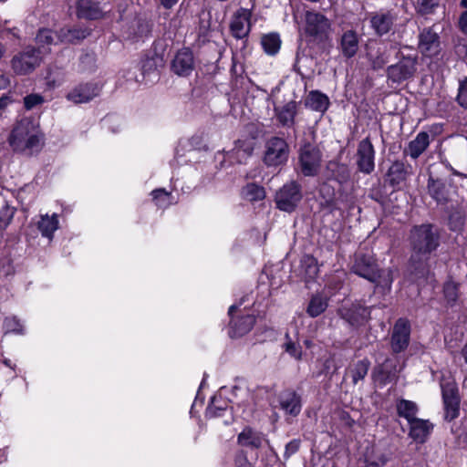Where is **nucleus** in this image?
<instances>
[{
    "instance_id": "1",
    "label": "nucleus",
    "mask_w": 467,
    "mask_h": 467,
    "mask_svg": "<svg viewBox=\"0 0 467 467\" xmlns=\"http://www.w3.org/2000/svg\"><path fill=\"white\" fill-rule=\"evenodd\" d=\"M441 231L434 223H423L410 228L408 237L411 252L409 263L416 273L424 272L425 265L441 245Z\"/></svg>"
},
{
    "instance_id": "2",
    "label": "nucleus",
    "mask_w": 467,
    "mask_h": 467,
    "mask_svg": "<svg viewBox=\"0 0 467 467\" xmlns=\"http://www.w3.org/2000/svg\"><path fill=\"white\" fill-rule=\"evenodd\" d=\"M411 166L403 161L397 160L388 169L385 182L371 190L370 197L379 204H399L405 202L409 204L407 193L402 184L410 173Z\"/></svg>"
},
{
    "instance_id": "3",
    "label": "nucleus",
    "mask_w": 467,
    "mask_h": 467,
    "mask_svg": "<svg viewBox=\"0 0 467 467\" xmlns=\"http://www.w3.org/2000/svg\"><path fill=\"white\" fill-rule=\"evenodd\" d=\"M350 272L372 283L376 287L383 286L390 289L393 282L392 271L381 268L376 256L371 254L356 253Z\"/></svg>"
},
{
    "instance_id": "4",
    "label": "nucleus",
    "mask_w": 467,
    "mask_h": 467,
    "mask_svg": "<svg viewBox=\"0 0 467 467\" xmlns=\"http://www.w3.org/2000/svg\"><path fill=\"white\" fill-rule=\"evenodd\" d=\"M297 154V171L305 177L317 176L320 171L323 157L318 145L304 140L299 145Z\"/></svg>"
},
{
    "instance_id": "5",
    "label": "nucleus",
    "mask_w": 467,
    "mask_h": 467,
    "mask_svg": "<svg viewBox=\"0 0 467 467\" xmlns=\"http://www.w3.org/2000/svg\"><path fill=\"white\" fill-rule=\"evenodd\" d=\"M290 148L285 139L272 136L265 142L262 161L267 168L276 169L287 163Z\"/></svg>"
},
{
    "instance_id": "6",
    "label": "nucleus",
    "mask_w": 467,
    "mask_h": 467,
    "mask_svg": "<svg viewBox=\"0 0 467 467\" xmlns=\"http://www.w3.org/2000/svg\"><path fill=\"white\" fill-rule=\"evenodd\" d=\"M331 23L323 14L318 12H306L305 34L309 42L325 44L329 39Z\"/></svg>"
},
{
    "instance_id": "7",
    "label": "nucleus",
    "mask_w": 467,
    "mask_h": 467,
    "mask_svg": "<svg viewBox=\"0 0 467 467\" xmlns=\"http://www.w3.org/2000/svg\"><path fill=\"white\" fill-rule=\"evenodd\" d=\"M397 57H399V61L389 66L386 74L388 80L400 85L414 77L417 71L418 57L405 56L399 51Z\"/></svg>"
},
{
    "instance_id": "8",
    "label": "nucleus",
    "mask_w": 467,
    "mask_h": 467,
    "mask_svg": "<svg viewBox=\"0 0 467 467\" xmlns=\"http://www.w3.org/2000/svg\"><path fill=\"white\" fill-rule=\"evenodd\" d=\"M371 306L361 300H356L350 305H344L338 309V316L351 327L358 329L365 327L371 319Z\"/></svg>"
},
{
    "instance_id": "9",
    "label": "nucleus",
    "mask_w": 467,
    "mask_h": 467,
    "mask_svg": "<svg viewBox=\"0 0 467 467\" xmlns=\"http://www.w3.org/2000/svg\"><path fill=\"white\" fill-rule=\"evenodd\" d=\"M444 420L451 422L460 416L461 396L459 387L454 380L441 383Z\"/></svg>"
},
{
    "instance_id": "10",
    "label": "nucleus",
    "mask_w": 467,
    "mask_h": 467,
    "mask_svg": "<svg viewBox=\"0 0 467 467\" xmlns=\"http://www.w3.org/2000/svg\"><path fill=\"white\" fill-rule=\"evenodd\" d=\"M41 60L39 48L27 47L15 55L10 63L15 74L26 76L32 73L40 65Z\"/></svg>"
},
{
    "instance_id": "11",
    "label": "nucleus",
    "mask_w": 467,
    "mask_h": 467,
    "mask_svg": "<svg viewBox=\"0 0 467 467\" xmlns=\"http://www.w3.org/2000/svg\"><path fill=\"white\" fill-rule=\"evenodd\" d=\"M411 324L407 317H399L392 327L390 334V350L393 355L407 350L410 343Z\"/></svg>"
},
{
    "instance_id": "12",
    "label": "nucleus",
    "mask_w": 467,
    "mask_h": 467,
    "mask_svg": "<svg viewBox=\"0 0 467 467\" xmlns=\"http://www.w3.org/2000/svg\"><path fill=\"white\" fill-rule=\"evenodd\" d=\"M238 306L232 305L228 309L229 336L232 338L241 337L249 333L255 324V317L251 314L234 315Z\"/></svg>"
},
{
    "instance_id": "13",
    "label": "nucleus",
    "mask_w": 467,
    "mask_h": 467,
    "mask_svg": "<svg viewBox=\"0 0 467 467\" xmlns=\"http://www.w3.org/2000/svg\"><path fill=\"white\" fill-rule=\"evenodd\" d=\"M428 192L437 204H448L449 202H458L454 199L456 195L455 187L442 179H435L431 175L429 176L427 183Z\"/></svg>"
},
{
    "instance_id": "14",
    "label": "nucleus",
    "mask_w": 467,
    "mask_h": 467,
    "mask_svg": "<svg viewBox=\"0 0 467 467\" xmlns=\"http://www.w3.org/2000/svg\"><path fill=\"white\" fill-rule=\"evenodd\" d=\"M375 149L369 139L367 137L358 144L356 153V165L358 171L369 175L375 170Z\"/></svg>"
},
{
    "instance_id": "15",
    "label": "nucleus",
    "mask_w": 467,
    "mask_h": 467,
    "mask_svg": "<svg viewBox=\"0 0 467 467\" xmlns=\"http://www.w3.org/2000/svg\"><path fill=\"white\" fill-rule=\"evenodd\" d=\"M252 11L241 7L234 15L230 23L231 35L236 39L247 38L251 32Z\"/></svg>"
},
{
    "instance_id": "16",
    "label": "nucleus",
    "mask_w": 467,
    "mask_h": 467,
    "mask_svg": "<svg viewBox=\"0 0 467 467\" xmlns=\"http://www.w3.org/2000/svg\"><path fill=\"white\" fill-rule=\"evenodd\" d=\"M171 70L179 77H189L194 70V57L190 47L179 49L171 63Z\"/></svg>"
},
{
    "instance_id": "17",
    "label": "nucleus",
    "mask_w": 467,
    "mask_h": 467,
    "mask_svg": "<svg viewBox=\"0 0 467 467\" xmlns=\"http://www.w3.org/2000/svg\"><path fill=\"white\" fill-rule=\"evenodd\" d=\"M418 48L426 57H434L439 55L441 51L440 36L432 27H424L420 31Z\"/></svg>"
},
{
    "instance_id": "18",
    "label": "nucleus",
    "mask_w": 467,
    "mask_h": 467,
    "mask_svg": "<svg viewBox=\"0 0 467 467\" xmlns=\"http://www.w3.org/2000/svg\"><path fill=\"white\" fill-rule=\"evenodd\" d=\"M280 409L292 417H297L302 410V397L293 389H285L279 395Z\"/></svg>"
},
{
    "instance_id": "19",
    "label": "nucleus",
    "mask_w": 467,
    "mask_h": 467,
    "mask_svg": "<svg viewBox=\"0 0 467 467\" xmlns=\"http://www.w3.org/2000/svg\"><path fill=\"white\" fill-rule=\"evenodd\" d=\"M76 16L78 19L88 21L99 20L104 13L100 0H77Z\"/></svg>"
},
{
    "instance_id": "20",
    "label": "nucleus",
    "mask_w": 467,
    "mask_h": 467,
    "mask_svg": "<svg viewBox=\"0 0 467 467\" xmlns=\"http://www.w3.org/2000/svg\"><path fill=\"white\" fill-rule=\"evenodd\" d=\"M303 197L302 186L296 181L285 183L275 193V204H296Z\"/></svg>"
},
{
    "instance_id": "21",
    "label": "nucleus",
    "mask_w": 467,
    "mask_h": 467,
    "mask_svg": "<svg viewBox=\"0 0 467 467\" xmlns=\"http://www.w3.org/2000/svg\"><path fill=\"white\" fill-rule=\"evenodd\" d=\"M396 364L389 358L373 368L371 378L375 384L383 388L396 378Z\"/></svg>"
},
{
    "instance_id": "22",
    "label": "nucleus",
    "mask_w": 467,
    "mask_h": 467,
    "mask_svg": "<svg viewBox=\"0 0 467 467\" xmlns=\"http://www.w3.org/2000/svg\"><path fill=\"white\" fill-rule=\"evenodd\" d=\"M326 176L328 181H334L340 186H344L351 182L352 172L348 164L332 160L327 163Z\"/></svg>"
},
{
    "instance_id": "23",
    "label": "nucleus",
    "mask_w": 467,
    "mask_h": 467,
    "mask_svg": "<svg viewBox=\"0 0 467 467\" xmlns=\"http://www.w3.org/2000/svg\"><path fill=\"white\" fill-rule=\"evenodd\" d=\"M34 130V124L28 119H22L14 127L10 133L8 141L15 151L21 150L22 146Z\"/></svg>"
},
{
    "instance_id": "24",
    "label": "nucleus",
    "mask_w": 467,
    "mask_h": 467,
    "mask_svg": "<svg viewBox=\"0 0 467 467\" xmlns=\"http://www.w3.org/2000/svg\"><path fill=\"white\" fill-rule=\"evenodd\" d=\"M99 93L98 84L92 82L80 83L67 93V99L76 104L87 103L97 97Z\"/></svg>"
},
{
    "instance_id": "25",
    "label": "nucleus",
    "mask_w": 467,
    "mask_h": 467,
    "mask_svg": "<svg viewBox=\"0 0 467 467\" xmlns=\"http://www.w3.org/2000/svg\"><path fill=\"white\" fill-rule=\"evenodd\" d=\"M370 26L378 36L388 34L395 22V16L389 12H374L370 14Z\"/></svg>"
},
{
    "instance_id": "26",
    "label": "nucleus",
    "mask_w": 467,
    "mask_h": 467,
    "mask_svg": "<svg viewBox=\"0 0 467 467\" xmlns=\"http://www.w3.org/2000/svg\"><path fill=\"white\" fill-rule=\"evenodd\" d=\"M359 45V37L358 33L353 30H346L340 36L338 43V49L341 55L347 58L350 59L354 57L358 51Z\"/></svg>"
},
{
    "instance_id": "27",
    "label": "nucleus",
    "mask_w": 467,
    "mask_h": 467,
    "mask_svg": "<svg viewBox=\"0 0 467 467\" xmlns=\"http://www.w3.org/2000/svg\"><path fill=\"white\" fill-rule=\"evenodd\" d=\"M430 143L429 133L427 131H420L404 148L402 151L403 157L409 156L412 160H417L428 149Z\"/></svg>"
},
{
    "instance_id": "28",
    "label": "nucleus",
    "mask_w": 467,
    "mask_h": 467,
    "mask_svg": "<svg viewBox=\"0 0 467 467\" xmlns=\"http://www.w3.org/2000/svg\"><path fill=\"white\" fill-rule=\"evenodd\" d=\"M409 437L416 443L423 444L433 430V425L428 420L417 418L409 422Z\"/></svg>"
},
{
    "instance_id": "29",
    "label": "nucleus",
    "mask_w": 467,
    "mask_h": 467,
    "mask_svg": "<svg viewBox=\"0 0 467 467\" xmlns=\"http://www.w3.org/2000/svg\"><path fill=\"white\" fill-rule=\"evenodd\" d=\"M461 283L456 282L451 275H448L442 285V296L445 306L453 308L460 305Z\"/></svg>"
},
{
    "instance_id": "30",
    "label": "nucleus",
    "mask_w": 467,
    "mask_h": 467,
    "mask_svg": "<svg viewBox=\"0 0 467 467\" xmlns=\"http://www.w3.org/2000/svg\"><path fill=\"white\" fill-rule=\"evenodd\" d=\"M305 107L319 113H326L330 107V100L327 94L315 89L308 92L304 101Z\"/></svg>"
},
{
    "instance_id": "31",
    "label": "nucleus",
    "mask_w": 467,
    "mask_h": 467,
    "mask_svg": "<svg viewBox=\"0 0 467 467\" xmlns=\"http://www.w3.org/2000/svg\"><path fill=\"white\" fill-rule=\"evenodd\" d=\"M89 35V29L80 26L63 27L57 33L59 42L73 45L84 40Z\"/></svg>"
},
{
    "instance_id": "32",
    "label": "nucleus",
    "mask_w": 467,
    "mask_h": 467,
    "mask_svg": "<svg viewBox=\"0 0 467 467\" xmlns=\"http://www.w3.org/2000/svg\"><path fill=\"white\" fill-rule=\"evenodd\" d=\"M36 227L42 237H45L51 242L54 238L55 232L59 227L58 214L53 213L52 215H49L46 213L40 215V218L36 223Z\"/></svg>"
},
{
    "instance_id": "33",
    "label": "nucleus",
    "mask_w": 467,
    "mask_h": 467,
    "mask_svg": "<svg viewBox=\"0 0 467 467\" xmlns=\"http://www.w3.org/2000/svg\"><path fill=\"white\" fill-rule=\"evenodd\" d=\"M164 62L165 60H162V58H156L153 56L145 53L140 62L143 78H149L151 75L159 78L160 73L158 69L164 66Z\"/></svg>"
},
{
    "instance_id": "34",
    "label": "nucleus",
    "mask_w": 467,
    "mask_h": 467,
    "mask_svg": "<svg viewBox=\"0 0 467 467\" xmlns=\"http://www.w3.org/2000/svg\"><path fill=\"white\" fill-rule=\"evenodd\" d=\"M297 106L295 100L285 104L277 112L276 119L282 127L291 128L295 125Z\"/></svg>"
},
{
    "instance_id": "35",
    "label": "nucleus",
    "mask_w": 467,
    "mask_h": 467,
    "mask_svg": "<svg viewBox=\"0 0 467 467\" xmlns=\"http://www.w3.org/2000/svg\"><path fill=\"white\" fill-rule=\"evenodd\" d=\"M234 144L235 146L234 150L239 163H242L250 158L256 146V143L243 135L235 141Z\"/></svg>"
},
{
    "instance_id": "36",
    "label": "nucleus",
    "mask_w": 467,
    "mask_h": 467,
    "mask_svg": "<svg viewBox=\"0 0 467 467\" xmlns=\"http://www.w3.org/2000/svg\"><path fill=\"white\" fill-rule=\"evenodd\" d=\"M240 195L243 200L250 202L263 201L265 198V189L256 182H248L242 187Z\"/></svg>"
},
{
    "instance_id": "37",
    "label": "nucleus",
    "mask_w": 467,
    "mask_h": 467,
    "mask_svg": "<svg viewBox=\"0 0 467 467\" xmlns=\"http://www.w3.org/2000/svg\"><path fill=\"white\" fill-rule=\"evenodd\" d=\"M396 411L399 417L404 418L409 423L418 418L419 407L412 400L400 399L396 401Z\"/></svg>"
},
{
    "instance_id": "38",
    "label": "nucleus",
    "mask_w": 467,
    "mask_h": 467,
    "mask_svg": "<svg viewBox=\"0 0 467 467\" xmlns=\"http://www.w3.org/2000/svg\"><path fill=\"white\" fill-rule=\"evenodd\" d=\"M237 442L243 447L259 449L263 440L251 427H245L237 436Z\"/></svg>"
},
{
    "instance_id": "39",
    "label": "nucleus",
    "mask_w": 467,
    "mask_h": 467,
    "mask_svg": "<svg viewBox=\"0 0 467 467\" xmlns=\"http://www.w3.org/2000/svg\"><path fill=\"white\" fill-rule=\"evenodd\" d=\"M228 407V400L222 396H213L206 408L205 417L208 419L222 417Z\"/></svg>"
},
{
    "instance_id": "40",
    "label": "nucleus",
    "mask_w": 467,
    "mask_h": 467,
    "mask_svg": "<svg viewBox=\"0 0 467 467\" xmlns=\"http://www.w3.org/2000/svg\"><path fill=\"white\" fill-rule=\"evenodd\" d=\"M461 208L462 206H451V209L447 211L449 213L448 226L452 232H460L465 225L466 215Z\"/></svg>"
},
{
    "instance_id": "41",
    "label": "nucleus",
    "mask_w": 467,
    "mask_h": 467,
    "mask_svg": "<svg viewBox=\"0 0 467 467\" xmlns=\"http://www.w3.org/2000/svg\"><path fill=\"white\" fill-rule=\"evenodd\" d=\"M327 306L328 302L327 298L320 295H313L308 302L306 312L310 317H317L327 310Z\"/></svg>"
},
{
    "instance_id": "42",
    "label": "nucleus",
    "mask_w": 467,
    "mask_h": 467,
    "mask_svg": "<svg viewBox=\"0 0 467 467\" xmlns=\"http://www.w3.org/2000/svg\"><path fill=\"white\" fill-rule=\"evenodd\" d=\"M281 43L280 36L277 33H269L264 35L261 38L263 50L269 56H275L279 52Z\"/></svg>"
},
{
    "instance_id": "43",
    "label": "nucleus",
    "mask_w": 467,
    "mask_h": 467,
    "mask_svg": "<svg viewBox=\"0 0 467 467\" xmlns=\"http://www.w3.org/2000/svg\"><path fill=\"white\" fill-rule=\"evenodd\" d=\"M371 362L368 358H364L361 360H358L353 367L349 368V373L352 379V383L357 385L358 381L365 379L367 376L368 369L370 368Z\"/></svg>"
},
{
    "instance_id": "44",
    "label": "nucleus",
    "mask_w": 467,
    "mask_h": 467,
    "mask_svg": "<svg viewBox=\"0 0 467 467\" xmlns=\"http://www.w3.org/2000/svg\"><path fill=\"white\" fill-rule=\"evenodd\" d=\"M300 263L306 278L316 279L319 272L317 259L312 254H305Z\"/></svg>"
},
{
    "instance_id": "45",
    "label": "nucleus",
    "mask_w": 467,
    "mask_h": 467,
    "mask_svg": "<svg viewBox=\"0 0 467 467\" xmlns=\"http://www.w3.org/2000/svg\"><path fill=\"white\" fill-rule=\"evenodd\" d=\"M3 329L5 334H25V327L22 321L15 315L5 317L3 321Z\"/></svg>"
},
{
    "instance_id": "46",
    "label": "nucleus",
    "mask_w": 467,
    "mask_h": 467,
    "mask_svg": "<svg viewBox=\"0 0 467 467\" xmlns=\"http://www.w3.org/2000/svg\"><path fill=\"white\" fill-rule=\"evenodd\" d=\"M131 29L130 39L136 42L147 37L151 32L149 23L142 19L137 20Z\"/></svg>"
},
{
    "instance_id": "47",
    "label": "nucleus",
    "mask_w": 467,
    "mask_h": 467,
    "mask_svg": "<svg viewBox=\"0 0 467 467\" xmlns=\"http://www.w3.org/2000/svg\"><path fill=\"white\" fill-rule=\"evenodd\" d=\"M152 202L155 204H172L171 192H168L164 188H157L150 192Z\"/></svg>"
},
{
    "instance_id": "48",
    "label": "nucleus",
    "mask_w": 467,
    "mask_h": 467,
    "mask_svg": "<svg viewBox=\"0 0 467 467\" xmlns=\"http://www.w3.org/2000/svg\"><path fill=\"white\" fill-rule=\"evenodd\" d=\"M168 44L164 38H157L153 41L150 48L146 52L154 57L162 58L164 60Z\"/></svg>"
},
{
    "instance_id": "49",
    "label": "nucleus",
    "mask_w": 467,
    "mask_h": 467,
    "mask_svg": "<svg viewBox=\"0 0 467 467\" xmlns=\"http://www.w3.org/2000/svg\"><path fill=\"white\" fill-rule=\"evenodd\" d=\"M439 6V0H417V12L421 16L433 14Z\"/></svg>"
},
{
    "instance_id": "50",
    "label": "nucleus",
    "mask_w": 467,
    "mask_h": 467,
    "mask_svg": "<svg viewBox=\"0 0 467 467\" xmlns=\"http://www.w3.org/2000/svg\"><path fill=\"white\" fill-rule=\"evenodd\" d=\"M36 42L43 47L52 45L54 43V32L49 28H39L36 36Z\"/></svg>"
},
{
    "instance_id": "51",
    "label": "nucleus",
    "mask_w": 467,
    "mask_h": 467,
    "mask_svg": "<svg viewBox=\"0 0 467 467\" xmlns=\"http://www.w3.org/2000/svg\"><path fill=\"white\" fill-rule=\"evenodd\" d=\"M16 208L15 206H1L0 208V230L5 229L11 223Z\"/></svg>"
},
{
    "instance_id": "52",
    "label": "nucleus",
    "mask_w": 467,
    "mask_h": 467,
    "mask_svg": "<svg viewBox=\"0 0 467 467\" xmlns=\"http://www.w3.org/2000/svg\"><path fill=\"white\" fill-rule=\"evenodd\" d=\"M43 139V136L40 135L37 131L34 130V131L31 133V135L27 138L26 141L24 143V145L21 148L20 151H25L26 150H38L40 148V141Z\"/></svg>"
},
{
    "instance_id": "53",
    "label": "nucleus",
    "mask_w": 467,
    "mask_h": 467,
    "mask_svg": "<svg viewBox=\"0 0 467 467\" xmlns=\"http://www.w3.org/2000/svg\"><path fill=\"white\" fill-rule=\"evenodd\" d=\"M455 100L460 107L467 109V77L460 80Z\"/></svg>"
},
{
    "instance_id": "54",
    "label": "nucleus",
    "mask_w": 467,
    "mask_h": 467,
    "mask_svg": "<svg viewBox=\"0 0 467 467\" xmlns=\"http://www.w3.org/2000/svg\"><path fill=\"white\" fill-rule=\"evenodd\" d=\"M371 67L374 70L382 69L389 63V55L385 51H377V55L370 58Z\"/></svg>"
},
{
    "instance_id": "55",
    "label": "nucleus",
    "mask_w": 467,
    "mask_h": 467,
    "mask_svg": "<svg viewBox=\"0 0 467 467\" xmlns=\"http://www.w3.org/2000/svg\"><path fill=\"white\" fill-rule=\"evenodd\" d=\"M262 134V130L256 126L255 124L250 123L246 125L244 133L243 136L247 137L251 140H253L254 143H256L257 140Z\"/></svg>"
},
{
    "instance_id": "56",
    "label": "nucleus",
    "mask_w": 467,
    "mask_h": 467,
    "mask_svg": "<svg viewBox=\"0 0 467 467\" xmlns=\"http://www.w3.org/2000/svg\"><path fill=\"white\" fill-rule=\"evenodd\" d=\"M301 446V440L300 439H293L288 443H286L285 451H284V458L287 460L292 455L296 454Z\"/></svg>"
},
{
    "instance_id": "57",
    "label": "nucleus",
    "mask_w": 467,
    "mask_h": 467,
    "mask_svg": "<svg viewBox=\"0 0 467 467\" xmlns=\"http://www.w3.org/2000/svg\"><path fill=\"white\" fill-rule=\"evenodd\" d=\"M285 351L296 360H300L302 358V348L300 345L296 344L292 340H289L285 344Z\"/></svg>"
},
{
    "instance_id": "58",
    "label": "nucleus",
    "mask_w": 467,
    "mask_h": 467,
    "mask_svg": "<svg viewBox=\"0 0 467 467\" xmlns=\"http://www.w3.org/2000/svg\"><path fill=\"white\" fill-rule=\"evenodd\" d=\"M43 102L42 96L38 94H29L24 98V106L26 109H32Z\"/></svg>"
},
{
    "instance_id": "59",
    "label": "nucleus",
    "mask_w": 467,
    "mask_h": 467,
    "mask_svg": "<svg viewBox=\"0 0 467 467\" xmlns=\"http://www.w3.org/2000/svg\"><path fill=\"white\" fill-rule=\"evenodd\" d=\"M234 465L235 467H253L244 450H240L235 453Z\"/></svg>"
},
{
    "instance_id": "60",
    "label": "nucleus",
    "mask_w": 467,
    "mask_h": 467,
    "mask_svg": "<svg viewBox=\"0 0 467 467\" xmlns=\"http://www.w3.org/2000/svg\"><path fill=\"white\" fill-rule=\"evenodd\" d=\"M458 27L463 35H467V10L462 12L458 19Z\"/></svg>"
},
{
    "instance_id": "61",
    "label": "nucleus",
    "mask_w": 467,
    "mask_h": 467,
    "mask_svg": "<svg viewBox=\"0 0 467 467\" xmlns=\"http://www.w3.org/2000/svg\"><path fill=\"white\" fill-rule=\"evenodd\" d=\"M81 63H93L95 62L94 53L85 52L80 56L79 58Z\"/></svg>"
},
{
    "instance_id": "62",
    "label": "nucleus",
    "mask_w": 467,
    "mask_h": 467,
    "mask_svg": "<svg viewBox=\"0 0 467 467\" xmlns=\"http://www.w3.org/2000/svg\"><path fill=\"white\" fill-rule=\"evenodd\" d=\"M341 420L345 422V424L351 428L355 424V420L351 418L348 412L343 411L341 414Z\"/></svg>"
},
{
    "instance_id": "63",
    "label": "nucleus",
    "mask_w": 467,
    "mask_h": 467,
    "mask_svg": "<svg viewBox=\"0 0 467 467\" xmlns=\"http://www.w3.org/2000/svg\"><path fill=\"white\" fill-rule=\"evenodd\" d=\"M11 102L12 99L9 96L3 95L0 97V110L5 109Z\"/></svg>"
},
{
    "instance_id": "64",
    "label": "nucleus",
    "mask_w": 467,
    "mask_h": 467,
    "mask_svg": "<svg viewBox=\"0 0 467 467\" xmlns=\"http://www.w3.org/2000/svg\"><path fill=\"white\" fill-rule=\"evenodd\" d=\"M179 0H160L161 2V5L165 8V9H171L177 3H178Z\"/></svg>"
}]
</instances>
